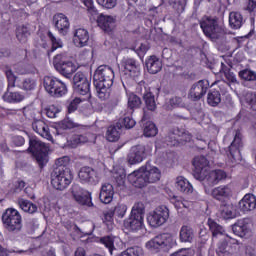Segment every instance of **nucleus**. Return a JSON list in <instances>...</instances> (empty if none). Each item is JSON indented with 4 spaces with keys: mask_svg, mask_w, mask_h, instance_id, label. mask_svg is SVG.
<instances>
[{
    "mask_svg": "<svg viewBox=\"0 0 256 256\" xmlns=\"http://www.w3.org/2000/svg\"><path fill=\"white\" fill-rule=\"evenodd\" d=\"M115 18L113 16L100 14L97 18L98 27L104 31V33H112L115 29Z\"/></svg>",
    "mask_w": 256,
    "mask_h": 256,
    "instance_id": "nucleus-24",
    "label": "nucleus"
},
{
    "mask_svg": "<svg viewBox=\"0 0 256 256\" xmlns=\"http://www.w3.org/2000/svg\"><path fill=\"white\" fill-rule=\"evenodd\" d=\"M217 255H228V253H231V246H229V242L227 240H223L219 243L218 248L216 249Z\"/></svg>",
    "mask_w": 256,
    "mask_h": 256,
    "instance_id": "nucleus-50",
    "label": "nucleus"
},
{
    "mask_svg": "<svg viewBox=\"0 0 256 256\" xmlns=\"http://www.w3.org/2000/svg\"><path fill=\"white\" fill-rule=\"evenodd\" d=\"M147 51H149V46L147 44H140V46L136 50L139 57H143V55H145Z\"/></svg>",
    "mask_w": 256,
    "mask_h": 256,
    "instance_id": "nucleus-62",
    "label": "nucleus"
},
{
    "mask_svg": "<svg viewBox=\"0 0 256 256\" xmlns=\"http://www.w3.org/2000/svg\"><path fill=\"white\" fill-rule=\"evenodd\" d=\"M172 243L173 237H171V234L163 233L148 241L146 247L147 249H163L164 251H169Z\"/></svg>",
    "mask_w": 256,
    "mask_h": 256,
    "instance_id": "nucleus-15",
    "label": "nucleus"
},
{
    "mask_svg": "<svg viewBox=\"0 0 256 256\" xmlns=\"http://www.w3.org/2000/svg\"><path fill=\"white\" fill-rule=\"evenodd\" d=\"M73 181V174H71V169L66 168H54L51 173V185L57 191H64Z\"/></svg>",
    "mask_w": 256,
    "mask_h": 256,
    "instance_id": "nucleus-6",
    "label": "nucleus"
},
{
    "mask_svg": "<svg viewBox=\"0 0 256 256\" xmlns=\"http://www.w3.org/2000/svg\"><path fill=\"white\" fill-rule=\"evenodd\" d=\"M113 195H115V189L113 188V185L109 183L103 184L99 195L100 201L105 205H108V203L113 201Z\"/></svg>",
    "mask_w": 256,
    "mask_h": 256,
    "instance_id": "nucleus-28",
    "label": "nucleus"
},
{
    "mask_svg": "<svg viewBox=\"0 0 256 256\" xmlns=\"http://www.w3.org/2000/svg\"><path fill=\"white\" fill-rule=\"evenodd\" d=\"M18 205L25 213H30L31 215H33V213H37V206L29 200L21 198L18 200Z\"/></svg>",
    "mask_w": 256,
    "mask_h": 256,
    "instance_id": "nucleus-41",
    "label": "nucleus"
},
{
    "mask_svg": "<svg viewBox=\"0 0 256 256\" xmlns=\"http://www.w3.org/2000/svg\"><path fill=\"white\" fill-rule=\"evenodd\" d=\"M176 188L184 195H191L193 193V185L183 176L176 178Z\"/></svg>",
    "mask_w": 256,
    "mask_h": 256,
    "instance_id": "nucleus-32",
    "label": "nucleus"
},
{
    "mask_svg": "<svg viewBox=\"0 0 256 256\" xmlns=\"http://www.w3.org/2000/svg\"><path fill=\"white\" fill-rule=\"evenodd\" d=\"M143 248L139 246H132L123 251L120 256H143Z\"/></svg>",
    "mask_w": 256,
    "mask_h": 256,
    "instance_id": "nucleus-48",
    "label": "nucleus"
},
{
    "mask_svg": "<svg viewBox=\"0 0 256 256\" xmlns=\"http://www.w3.org/2000/svg\"><path fill=\"white\" fill-rule=\"evenodd\" d=\"M207 225L209 227V231L212 233V238L219 237V235H223L225 233V229L221 226L217 221L212 218H208Z\"/></svg>",
    "mask_w": 256,
    "mask_h": 256,
    "instance_id": "nucleus-38",
    "label": "nucleus"
},
{
    "mask_svg": "<svg viewBox=\"0 0 256 256\" xmlns=\"http://www.w3.org/2000/svg\"><path fill=\"white\" fill-rule=\"evenodd\" d=\"M71 193L74 201L79 205H86V207H93L91 201V193L83 190L78 184H74L71 188Z\"/></svg>",
    "mask_w": 256,
    "mask_h": 256,
    "instance_id": "nucleus-18",
    "label": "nucleus"
},
{
    "mask_svg": "<svg viewBox=\"0 0 256 256\" xmlns=\"http://www.w3.org/2000/svg\"><path fill=\"white\" fill-rule=\"evenodd\" d=\"M241 149H243V134L236 130L234 139L226 150V155L231 163H239L241 161Z\"/></svg>",
    "mask_w": 256,
    "mask_h": 256,
    "instance_id": "nucleus-10",
    "label": "nucleus"
},
{
    "mask_svg": "<svg viewBox=\"0 0 256 256\" xmlns=\"http://www.w3.org/2000/svg\"><path fill=\"white\" fill-rule=\"evenodd\" d=\"M100 243L105 245L110 255H113V251H117V248H115V237L113 236H104L100 238Z\"/></svg>",
    "mask_w": 256,
    "mask_h": 256,
    "instance_id": "nucleus-45",
    "label": "nucleus"
},
{
    "mask_svg": "<svg viewBox=\"0 0 256 256\" xmlns=\"http://www.w3.org/2000/svg\"><path fill=\"white\" fill-rule=\"evenodd\" d=\"M146 157L147 151L145 146L136 145L131 147L127 156V161L129 165H137V163H141Z\"/></svg>",
    "mask_w": 256,
    "mask_h": 256,
    "instance_id": "nucleus-21",
    "label": "nucleus"
},
{
    "mask_svg": "<svg viewBox=\"0 0 256 256\" xmlns=\"http://www.w3.org/2000/svg\"><path fill=\"white\" fill-rule=\"evenodd\" d=\"M143 105L141 98L137 96V94H130L128 97V109L131 110V113L135 111V109H139Z\"/></svg>",
    "mask_w": 256,
    "mask_h": 256,
    "instance_id": "nucleus-44",
    "label": "nucleus"
},
{
    "mask_svg": "<svg viewBox=\"0 0 256 256\" xmlns=\"http://www.w3.org/2000/svg\"><path fill=\"white\" fill-rule=\"evenodd\" d=\"M207 91H209V81L199 80L191 86L188 97L191 101H201L207 95Z\"/></svg>",
    "mask_w": 256,
    "mask_h": 256,
    "instance_id": "nucleus-17",
    "label": "nucleus"
},
{
    "mask_svg": "<svg viewBox=\"0 0 256 256\" xmlns=\"http://www.w3.org/2000/svg\"><path fill=\"white\" fill-rule=\"evenodd\" d=\"M93 80L99 99H102V101L108 99L109 90L113 87V81L115 80L113 68L107 65L99 66L94 73Z\"/></svg>",
    "mask_w": 256,
    "mask_h": 256,
    "instance_id": "nucleus-2",
    "label": "nucleus"
},
{
    "mask_svg": "<svg viewBox=\"0 0 256 256\" xmlns=\"http://www.w3.org/2000/svg\"><path fill=\"white\" fill-rule=\"evenodd\" d=\"M225 73V77L228 81H230V83H237L239 84V81H237V77L235 76V74L231 71H227V72H224Z\"/></svg>",
    "mask_w": 256,
    "mask_h": 256,
    "instance_id": "nucleus-63",
    "label": "nucleus"
},
{
    "mask_svg": "<svg viewBox=\"0 0 256 256\" xmlns=\"http://www.w3.org/2000/svg\"><path fill=\"white\" fill-rule=\"evenodd\" d=\"M113 217H115L113 211L104 212L103 223L110 227V229H113Z\"/></svg>",
    "mask_w": 256,
    "mask_h": 256,
    "instance_id": "nucleus-56",
    "label": "nucleus"
},
{
    "mask_svg": "<svg viewBox=\"0 0 256 256\" xmlns=\"http://www.w3.org/2000/svg\"><path fill=\"white\" fill-rule=\"evenodd\" d=\"M244 102L252 111H256V92H246L244 94Z\"/></svg>",
    "mask_w": 256,
    "mask_h": 256,
    "instance_id": "nucleus-47",
    "label": "nucleus"
},
{
    "mask_svg": "<svg viewBox=\"0 0 256 256\" xmlns=\"http://www.w3.org/2000/svg\"><path fill=\"white\" fill-rule=\"evenodd\" d=\"M145 217V204L138 202L132 207L130 217L124 220V227L129 231H141Z\"/></svg>",
    "mask_w": 256,
    "mask_h": 256,
    "instance_id": "nucleus-4",
    "label": "nucleus"
},
{
    "mask_svg": "<svg viewBox=\"0 0 256 256\" xmlns=\"http://www.w3.org/2000/svg\"><path fill=\"white\" fill-rule=\"evenodd\" d=\"M229 25L232 29H241L243 25V15L239 12H231L229 14Z\"/></svg>",
    "mask_w": 256,
    "mask_h": 256,
    "instance_id": "nucleus-39",
    "label": "nucleus"
},
{
    "mask_svg": "<svg viewBox=\"0 0 256 256\" xmlns=\"http://www.w3.org/2000/svg\"><path fill=\"white\" fill-rule=\"evenodd\" d=\"M121 124L116 123L115 125H112L108 127L106 132V139L110 142L119 141V137H121Z\"/></svg>",
    "mask_w": 256,
    "mask_h": 256,
    "instance_id": "nucleus-34",
    "label": "nucleus"
},
{
    "mask_svg": "<svg viewBox=\"0 0 256 256\" xmlns=\"http://www.w3.org/2000/svg\"><path fill=\"white\" fill-rule=\"evenodd\" d=\"M35 87H37V82L32 78L24 79L20 85V89H23L24 91H33Z\"/></svg>",
    "mask_w": 256,
    "mask_h": 256,
    "instance_id": "nucleus-51",
    "label": "nucleus"
},
{
    "mask_svg": "<svg viewBox=\"0 0 256 256\" xmlns=\"http://www.w3.org/2000/svg\"><path fill=\"white\" fill-rule=\"evenodd\" d=\"M5 73L8 79V89L2 96V99L7 103H21V101L25 99V96L23 94H21L20 92H9V89H11V87H15V81H17V77H15V74H13V71L11 69L6 70Z\"/></svg>",
    "mask_w": 256,
    "mask_h": 256,
    "instance_id": "nucleus-12",
    "label": "nucleus"
},
{
    "mask_svg": "<svg viewBox=\"0 0 256 256\" xmlns=\"http://www.w3.org/2000/svg\"><path fill=\"white\" fill-rule=\"evenodd\" d=\"M73 85L76 93L89 95L91 93V79H88L83 72H77L73 77Z\"/></svg>",
    "mask_w": 256,
    "mask_h": 256,
    "instance_id": "nucleus-16",
    "label": "nucleus"
},
{
    "mask_svg": "<svg viewBox=\"0 0 256 256\" xmlns=\"http://www.w3.org/2000/svg\"><path fill=\"white\" fill-rule=\"evenodd\" d=\"M112 213H114V216L117 217L118 219H123L125 217V214L127 213V205L125 204L116 205Z\"/></svg>",
    "mask_w": 256,
    "mask_h": 256,
    "instance_id": "nucleus-54",
    "label": "nucleus"
},
{
    "mask_svg": "<svg viewBox=\"0 0 256 256\" xmlns=\"http://www.w3.org/2000/svg\"><path fill=\"white\" fill-rule=\"evenodd\" d=\"M28 151L34 155L41 169L47 165L49 161V146L47 144L37 139H30Z\"/></svg>",
    "mask_w": 256,
    "mask_h": 256,
    "instance_id": "nucleus-7",
    "label": "nucleus"
},
{
    "mask_svg": "<svg viewBox=\"0 0 256 256\" xmlns=\"http://www.w3.org/2000/svg\"><path fill=\"white\" fill-rule=\"evenodd\" d=\"M122 66L125 69L126 75L133 77V79H135V77H139V75H141V66L133 58H127V59L123 60Z\"/></svg>",
    "mask_w": 256,
    "mask_h": 256,
    "instance_id": "nucleus-23",
    "label": "nucleus"
},
{
    "mask_svg": "<svg viewBox=\"0 0 256 256\" xmlns=\"http://www.w3.org/2000/svg\"><path fill=\"white\" fill-rule=\"evenodd\" d=\"M169 3L177 13H183L185 5H187L186 0H169Z\"/></svg>",
    "mask_w": 256,
    "mask_h": 256,
    "instance_id": "nucleus-49",
    "label": "nucleus"
},
{
    "mask_svg": "<svg viewBox=\"0 0 256 256\" xmlns=\"http://www.w3.org/2000/svg\"><path fill=\"white\" fill-rule=\"evenodd\" d=\"M167 219H169V208L166 206H159L147 217L150 227H161L167 223Z\"/></svg>",
    "mask_w": 256,
    "mask_h": 256,
    "instance_id": "nucleus-13",
    "label": "nucleus"
},
{
    "mask_svg": "<svg viewBox=\"0 0 256 256\" xmlns=\"http://www.w3.org/2000/svg\"><path fill=\"white\" fill-rule=\"evenodd\" d=\"M193 176L197 181H202L204 189H207V187H215L217 183L223 181V179H227V173L223 170H207L206 172L202 170L200 172H194Z\"/></svg>",
    "mask_w": 256,
    "mask_h": 256,
    "instance_id": "nucleus-5",
    "label": "nucleus"
},
{
    "mask_svg": "<svg viewBox=\"0 0 256 256\" xmlns=\"http://www.w3.org/2000/svg\"><path fill=\"white\" fill-rule=\"evenodd\" d=\"M141 124L143 125L144 137H155V135H157L159 130L157 129V126L155 125V123L151 121L145 122V119L142 118Z\"/></svg>",
    "mask_w": 256,
    "mask_h": 256,
    "instance_id": "nucleus-37",
    "label": "nucleus"
},
{
    "mask_svg": "<svg viewBox=\"0 0 256 256\" xmlns=\"http://www.w3.org/2000/svg\"><path fill=\"white\" fill-rule=\"evenodd\" d=\"M200 27L204 35H206L208 39H211V41H223V39H225V30L219 25V22H217L215 18H205L200 22Z\"/></svg>",
    "mask_w": 256,
    "mask_h": 256,
    "instance_id": "nucleus-3",
    "label": "nucleus"
},
{
    "mask_svg": "<svg viewBox=\"0 0 256 256\" xmlns=\"http://www.w3.org/2000/svg\"><path fill=\"white\" fill-rule=\"evenodd\" d=\"M159 179H161V171L149 163L128 175V181L137 189H143L150 183H157Z\"/></svg>",
    "mask_w": 256,
    "mask_h": 256,
    "instance_id": "nucleus-1",
    "label": "nucleus"
},
{
    "mask_svg": "<svg viewBox=\"0 0 256 256\" xmlns=\"http://www.w3.org/2000/svg\"><path fill=\"white\" fill-rule=\"evenodd\" d=\"M180 241L182 243H193L195 239V230L191 226L183 225L180 229Z\"/></svg>",
    "mask_w": 256,
    "mask_h": 256,
    "instance_id": "nucleus-33",
    "label": "nucleus"
},
{
    "mask_svg": "<svg viewBox=\"0 0 256 256\" xmlns=\"http://www.w3.org/2000/svg\"><path fill=\"white\" fill-rule=\"evenodd\" d=\"M48 38L50 39L52 44L51 52L57 51V49H61V47H63V41H61L60 38L55 37V35H53L51 31L48 32Z\"/></svg>",
    "mask_w": 256,
    "mask_h": 256,
    "instance_id": "nucleus-52",
    "label": "nucleus"
},
{
    "mask_svg": "<svg viewBox=\"0 0 256 256\" xmlns=\"http://www.w3.org/2000/svg\"><path fill=\"white\" fill-rule=\"evenodd\" d=\"M29 35H31V31L29 30V27L25 25L17 27L16 38L20 43H27V39L29 38Z\"/></svg>",
    "mask_w": 256,
    "mask_h": 256,
    "instance_id": "nucleus-42",
    "label": "nucleus"
},
{
    "mask_svg": "<svg viewBox=\"0 0 256 256\" xmlns=\"http://www.w3.org/2000/svg\"><path fill=\"white\" fill-rule=\"evenodd\" d=\"M98 5L105 9H113L117 5V0H96Z\"/></svg>",
    "mask_w": 256,
    "mask_h": 256,
    "instance_id": "nucleus-58",
    "label": "nucleus"
},
{
    "mask_svg": "<svg viewBox=\"0 0 256 256\" xmlns=\"http://www.w3.org/2000/svg\"><path fill=\"white\" fill-rule=\"evenodd\" d=\"M191 141V134L183 128H172L165 137V142L169 147H177Z\"/></svg>",
    "mask_w": 256,
    "mask_h": 256,
    "instance_id": "nucleus-11",
    "label": "nucleus"
},
{
    "mask_svg": "<svg viewBox=\"0 0 256 256\" xmlns=\"http://www.w3.org/2000/svg\"><path fill=\"white\" fill-rule=\"evenodd\" d=\"M238 77L244 87H253L256 83V72L251 69H243L238 72Z\"/></svg>",
    "mask_w": 256,
    "mask_h": 256,
    "instance_id": "nucleus-26",
    "label": "nucleus"
},
{
    "mask_svg": "<svg viewBox=\"0 0 256 256\" xmlns=\"http://www.w3.org/2000/svg\"><path fill=\"white\" fill-rule=\"evenodd\" d=\"M207 103L211 107H217L221 103V93L219 90H209L207 96Z\"/></svg>",
    "mask_w": 256,
    "mask_h": 256,
    "instance_id": "nucleus-43",
    "label": "nucleus"
},
{
    "mask_svg": "<svg viewBox=\"0 0 256 256\" xmlns=\"http://www.w3.org/2000/svg\"><path fill=\"white\" fill-rule=\"evenodd\" d=\"M251 223V218H243L238 220L234 225H232L234 235L244 239H249V237L252 235Z\"/></svg>",
    "mask_w": 256,
    "mask_h": 256,
    "instance_id": "nucleus-19",
    "label": "nucleus"
},
{
    "mask_svg": "<svg viewBox=\"0 0 256 256\" xmlns=\"http://www.w3.org/2000/svg\"><path fill=\"white\" fill-rule=\"evenodd\" d=\"M33 130L41 135V137H45V139H51V134L49 133V126L43 120L35 119L32 123Z\"/></svg>",
    "mask_w": 256,
    "mask_h": 256,
    "instance_id": "nucleus-31",
    "label": "nucleus"
},
{
    "mask_svg": "<svg viewBox=\"0 0 256 256\" xmlns=\"http://www.w3.org/2000/svg\"><path fill=\"white\" fill-rule=\"evenodd\" d=\"M59 126L61 129H75V127H79V125H77V123L73 122L71 119L69 118H65L64 120H62L59 123Z\"/></svg>",
    "mask_w": 256,
    "mask_h": 256,
    "instance_id": "nucleus-55",
    "label": "nucleus"
},
{
    "mask_svg": "<svg viewBox=\"0 0 256 256\" xmlns=\"http://www.w3.org/2000/svg\"><path fill=\"white\" fill-rule=\"evenodd\" d=\"M239 208L243 211V213H249L251 211H255L256 209V197L255 195L249 193L246 194L240 201H239Z\"/></svg>",
    "mask_w": 256,
    "mask_h": 256,
    "instance_id": "nucleus-25",
    "label": "nucleus"
},
{
    "mask_svg": "<svg viewBox=\"0 0 256 256\" xmlns=\"http://www.w3.org/2000/svg\"><path fill=\"white\" fill-rule=\"evenodd\" d=\"M54 67L60 75L70 79L71 75L77 71V66L72 61H66L61 58V55H56L53 60Z\"/></svg>",
    "mask_w": 256,
    "mask_h": 256,
    "instance_id": "nucleus-14",
    "label": "nucleus"
},
{
    "mask_svg": "<svg viewBox=\"0 0 256 256\" xmlns=\"http://www.w3.org/2000/svg\"><path fill=\"white\" fill-rule=\"evenodd\" d=\"M43 85L45 91H47L51 97H63V95L67 93V86L65 83L53 76H45Z\"/></svg>",
    "mask_w": 256,
    "mask_h": 256,
    "instance_id": "nucleus-9",
    "label": "nucleus"
},
{
    "mask_svg": "<svg viewBox=\"0 0 256 256\" xmlns=\"http://www.w3.org/2000/svg\"><path fill=\"white\" fill-rule=\"evenodd\" d=\"M148 73L152 75H157L161 69H163V63L161 59L157 58V56H150L145 62Z\"/></svg>",
    "mask_w": 256,
    "mask_h": 256,
    "instance_id": "nucleus-29",
    "label": "nucleus"
},
{
    "mask_svg": "<svg viewBox=\"0 0 256 256\" xmlns=\"http://www.w3.org/2000/svg\"><path fill=\"white\" fill-rule=\"evenodd\" d=\"M220 216L226 221L237 217V207L229 202H222L219 208Z\"/></svg>",
    "mask_w": 256,
    "mask_h": 256,
    "instance_id": "nucleus-27",
    "label": "nucleus"
},
{
    "mask_svg": "<svg viewBox=\"0 0 256 256\" xmlns=\"http://www.w3.org/2000/svg\"><path fill=\"white\" fill-rule=\"evenodd\" d=\"M67 165H69V157L67 156H64V157H61V158H58L56 160V167L55 169H69V167H67Z\"/></svg>",
    "mask_w": 256,
    "mask_h": 256,
    "instance_id": "nucleus-57",
    "label": "nucleus"
},
{
    "mask_svg": "<svg viewBox=\"0 0 256 256\" xmlns=\"http://www.w3.org/2000/svg\"><path fill=\"white\" fill-rule=\"evenodd\" d=\"M177 107L185 108V107H187V104H185V102H183V98H181L179 96H174L169 99L167 108L169 110H171V109H177Z\"/></svg>",
    "mask_w": 256,
    "mask_h": 256,
    "instance_id": "nucleus-46",
    "label": "nucleus"
},
{
    "mask_svg": "<svg viewBox=\"0 0 256 256\" xmlns=\"http://www.w3.org/2000/svg\"><path fill=\"white\" fill-rule=\"evenodd\" d=\"M78 177L82 183H88L89 185H97V183H99L97 170L90 166L81 167L78 172Z\"/></svg>",
    "mask_w": 256,
    "mask_h": 256,
    "instance_id": "nucleus-20",
    "label": "nucleus"
},
{
    "mask_svg": "<svg viewBox=\"0 0 256 256\" xmlns=\"http://www.w3.org/2000/svg\"><path fill=\"white\" fill-rule=\"evenodd\" d=\"M72 143L75 145H81V143H87V137L83 135H74L72 137Z\"/></svg>",
    "mask_w": 256,
    "mask_h": 256,
    "instance_id": "nucleus-61",
    "label": "nucleus"
},
{
    "mask_svg": "<svg viewBox=\"0 0 256 256\" xmlns=\"http://www.w3.org/2000/svg\"><path fill=\"white\" fill-rule=\"evenodd\" d=\"M117 123L122 126V129H123V127L125 129H133L134 125L137 124V122L129 116L119 119V121Z\"/></svg>",
    "mask_w": 256,
    "mask_h": 256,
    "instance_id": "nucleus-53",
    "label": "nucleus"
},
{
    "mask_svg": "<svg viewBox=\"0 0 256 256\" xmlns=\"http://www.w3.org/2000/svg\"><path fill=\"white\" fill-rule=\"evenodd\" d=\"M194 173H199L200 171H209V160L205 156H199L194 159Z\"/></svg>",
    "mask_w": 256,
    "mask_h": 256,
    "instance_id": "nucleus-40",
    "label": "nucleus"
},
{
    "mask_svg": "<svg viewBox=\"0 0 256 256\" xmlns=\"http://www.w3.org/2000/svg\"><path fill=\"white\" fill-rule=\"evenodd\" d=\"M21 221V214L14 208H8L2 215V222L9 233H19L23 229Z\"/></svg>",
    "mask_w": 256,
    "mask_h": 256,
    "instance_id": "nucleus-8",
    "label": "nucleus"
},
{
    "mask_svg": "<svg viewBox=\"0 0 256 256\" xmlns=\"http://www.w3.org/2000/svg\"><path fill=\"white\" fill-rule=\"evenodd\" d=\"M231 195L232 191L229 186H219L214 188L211 192L213 199H216V201H222V203L225 202V199H229Z\"/></svg>",
    "mask_w": 256,
    "mask_h": 256,
    "instance_id": "nucleus-30",
    "label": "nucleus"
},
{
    "mask_svg": "<svg viewBox=\"0 0 256 256\" xmlns=\"http://www.w3.org/2000/svg\"><path fill=\"white\" fill-rule=\"evenodd\" d=\"M82 3L87 7V10L91 15H97V10L95 9V6H93V0H82Z\"/></svg>",
    "mask_w": 256,
    "mask_h": 256,
    "instance_id": "nucleus-60",
    "label": "nucleus"
},
{
    "mask_svg": "<svg viewBox=\"0 0 256 256\" xmlns=\"http://www.w3.org/2000/svg\"><path fill=\"white\" fill-rule=\"evenodd\" d=\"M46 115L47 117H49L50 119H55V117H57V108L55 107H50L46 110Z\"/></svg>",
    "mask_w": 256,
    "mask_h": 256,
    "instance_id": "nucleus-64",
    "label": "nucleus"
},
{
    "mask_svg": "<svg viewBox=\"0 0 256 256\" xmlns=\"http://www.w3.org/2000/svg\"><path fill=\"white\" fill-rule=\"evenodd\" d=\"M74 43L80 47H85L89 43V32L86 29L79 28L74 33Z\"/></svg>",
    "mask_w": 256,
    "mask_h": 256,
    "instance_id": "nucleus-35",
    "label": "nucleus"
},
{
    "mask_svg": "<svg viewBox=\"0 0 256 256\" xmlns=\"http://www.w3.org/2000/svg\"><path fill=\"white\" fill-rule=\"evenodd\" d=\"M53 23L60 35H67L69 33V18L63 13H58L53 16Z\"/></svg>",
    "mask_w": 256,
    "mask_h": 256,
    "instance_id": "nucleus-22",
    "label": "nucleus"
},
{
    "mask_svg": "<svg viewBox=\"0 0 256 256\" xmlns=\"http://www.w3.org/2000/svg\"><path fill=\"white\" fill-rule=\"evenodd\" d=\"M141 95L146 105V109H148V111H156L157 102H155V95H153L151 91H147V90H144V92H141Z\"/></svg>",
    "mask_w": 256,
    "mask_h": 256,
    "instance_id": "nucleus-36",
    "label": "nucleus"
},
{
    "mask_svg": "<svg viewBox=\"0 0 256 256\" xmlns=\"http://www.w3.org/2000/svg\"><path fill=\"white\" fill-rule=\"evenodd\" d=\"M80 103H81V98H77V97L74 98L72 101H70L68 105V113H75Z\"/></svg>",
    "mask_w": 256,
    "mask_h": 256,
    "instance_id": "nucleus-59",
    "label": "nucleus"
}]
</instances>
